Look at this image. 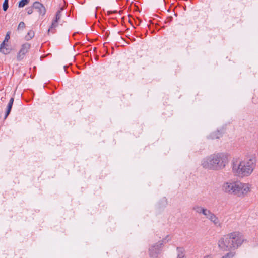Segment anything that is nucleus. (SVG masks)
Instances as JSON below:
<instances>
[{
    "instance_id": "24",
    "label": "nucleus",
    "mask_w": 258,
    "mask_h": 258,
    "mask_svg": "<svg viewBox=\"0 0 258 258\" xmlns=\"http://www.w3.org/2000/svg\"><path fill=\"white\" fill-rule=\"evenodd\" d=\"M33 7L32 8H29L27 9V13L28 14L30 15L31 14L33 11Z\"/></svg>"
},
{
    "instance_id": "27",
    "label": "nucleus",
    "mask_w": 258,
    "mask_h": 258,
    "mask_svg": "<svg viewBox=\"0 0 258 258\" xmlns=\"http://www.w3.org/2000/svg\"><path fill=\"white\" fill-rule=\"evenodd\" d=\"M204 258H211L210 255H206Z\"/></svg>"
},
{
    "instance_id": "4",
    "label": "nucleus",
    "mask_w": 258,
    "mask_h": 258,
    "mask_svg": "<svg viewBox=\"0 0 258 258\" xmlns=\"http://www.w3.org/2000/svg\"><path fill=\"white\" fill-rule=\"evenodd\" d=\"M251 185L249 183H245L238 181L235 196L237 197L243 198L251 192Z\"/></svg>"
},
{
    "instance_id": "10",
    "label": "nucleus",
    "mask_w": 258,
    "mask_h": 258,
    "mask_svg": "<svg viewBox=\"0 0 258 258\" xmlns=\"http://www.w3.org/2000/svg\"><path fill=\"white\" fill-rule=\"evenodd\" d=\"M216 226L221 227V223L218 218L213 213L211 214L208 219Z\"/></svg>"
},
{
    "instance_id": "16",
    "label": "nucleus",
    "mask_w": 258,
    "mask_h": 258,
    "mask_svg": "<svg viewBox=\"0 0 258 258\" xmlns=\"http://www.w3.org/2000/svg\"><path fill=\"white\" fill-rule=\"evenodd\" d=\"M12 105H13V104L9 102L8 106H7V111H6V114H5V119H6L8 117L9 114H10L11 109H12Z\"/></svg>"
},
{
    "instance_id": "25",
    "label": "nucleus",
    "mask_w": 258,
    "mask_h": 258,
    "mask_svg": "<svg viewBox=\"0 0 258 258\" xmlns=\"http://www.w3.org/2000/svg\"><path fill=\"white\" fill-rule=\"evenodd\" d=\"M7 46V45L6 44V42L3 41L1 44L0 48H4Z\"/></svg>"
},
{
    "instance_id": "1",
    "label": "nucleus",
    "mask_w": 258,
    "mask_h": 258,
    "mask_svg": "<svg viewBox=\"0 0 258 258\" xmlns=\"http://www.w3.org/2000/svg\"><path fill=\"white\" fill-rule=\"evenodd\" d=\"M256 158L255 154H247L243 160L232 161V172L239 177H247L251 174L255 168Z\"/></svg>"
},
{
    "instance_id": "5",
    "label": "nucleus",
    "mask_w": 258,
    "mask_h": 258,
    "mask_svg": "<svg viewBox=\"0 0 258 258\" xmlns=\"http://www.w3.org/2000/svg\"><path fill=\"white\" fill-rule=\"evenodd\" d=\"M238 181H228L223 183L221 186L222 191L227 194L235 196Z\"/></svg>"
},
{
    "instance_id": "21",
    "label": "nucleus",
    "mask_w": 258,
    "mask_h": 258,
    "mask_svg": "<svg viewBox=\"0 0 258 258\" xmlns=\"http://www.w3.org/2000/svg\"><path fill=\"white\" fill-rule=\"evenodd\" d=\"M0 52L3 54H7L10 53V50L7 47H5L4 48H0Z\"/></svg>"
},
{
    "instance_id": "22",
    "label": "nucleus",
    "mask_w": 258,
    "mask_h": 258,
    "mask_svg": "<svg viewBox=\"0 0 258 258\" xmlns=\"http://www.w3.org/2000/svg\"><path fill=\"white\" fill-rule=\"evenodd\" d=\"M25 24L24 22H21L18 25V30L23 29L25 28Z\"/></svg>"
},
{
    "instance_id": "7",
    "label": "nucleus",
    "mask_w": 258,
    "mask_h": 258,
    "mask_svg": "<svg viewBox=\"0 0 258 258\" xmlns=\"http://www.w3.org/2000/svg\"><path fill=\"white\" fill-rule=\"evenodd\" d=\"M30 47L31 45L28 43H26L22 45L17 55V59L18 61H21L24 58L25 55L28 52Z\"/></svg>"
},
{
    "instance_id": "17",
    "label": "nucleus",
    "mask_w": 258,
    "mask_h": 258,
    "mask_svg": "<svg viewBox=\"0 0 258 258\" xmlns=\"http://www.w3.org/2000/svg\"><path fill=\"white\" fill-rule=\"evenodd\" d=\"M34 36V32L32 30H30L28 32L25 38L27 40H29L32 39Z\"/></svg>"
},
{
    "instance_id": "11",
    "label": "nucleus",
    "mask_w": 258,
    "mask_h": 258,
    "mask_svg": "<svg viewBox=\"0 0 258 258\" xmlns=\"http://www.w3.org/2000/svg\"><path fill=\"white\" fill-rule=\"evenodd\" d=\"M216 226L221 227V223L218 218L213 213L211 214L208 219Z\"/></svg>"
},
{
    "instance_id": "9",
    "label": "nucleus",
    "mask_w": 258,
    "mask_h": 258,
    "mask_svg": "<svg viewBox=\"0 0 258 258\" xmlns=\"http://www.w3.org/2000/svg\"><path fill=\"white\" fill-rule=\"evenodd\" d=\"M33 8L37 10L40 16H44L46 13L45 7L39 2H35L33 4Z\"/></svg>"
},
{
    "instance_id": "3",
    "label": "nucleus",
    "mask_w": 258,
    "mask_h": 258,
    "mask_svg": "<svg viewBox=\"0 0 258 258\" xmlns=\"http://www.w3.org/2000/svg\"><path fill=\"white\" fill-rule=\"evenodd\" d=\"M244 241V238L240 232H233L222 237L218 241L219 247L222 250L235 249L240 246Z\"/></svg>"
},
{
    "instance_id": "14",
    "label": "nucleus",
    "mask_w": 258,
    "mask_h": 258,
    "mask_svg": "<svg viewBox=\"0 0 258 258\" xmlns=\"http://www.w3.org/2000/svg\"><path fill=\"white\" fill-rule=\"evenodd\" d=\"M205 209V208L198 205H196L193 207V210L198 214H202Z\"/></svg>"
},
{
    "instance_id": "2",
    "label": "nucleus",
    "mask_w": 258,
    "mask_h": 258,
    "mask_svg": "<svg viewBox=\"0 0 258 258\" xmlns=\"http://www.w3.org/2000/svg\"><path fill=\"white\" fill-rule=\"evenodd\" d=\"M228 163V156L223 153H218L204 158L202 161V165L205 169L220 170L224 168Z\"/></svg>"
},
{
    "instance_id": "18",
    "label": "nucleus",
    "mask_w": 258,
    "mask_h": 258,
    "mask_svg": "<svg viewBox=\"0 0 258 258\" xmlns=\"http://www.w3.org/2000/svg\"><path fill=\"white\" fill-rule=\"evenodd\" d=\"M235 254V252H230L223 256L221 258H234Z\"/></svg>"
},
{
    "instance_id": "8",
    "label": "nucleus",
    "mask_w": 258,
    "mask_h": 258,
    "mask_svg": "<svg viewBox=\"0 0 258 258\" xmlns=\"http://www.w3.org/2000/svg\"><path fill=\"white\" fill-rule=\"evenodd\" d=\"M63 10V8L61 7L59 10H58L55 14L54 19L52 20L51 25L48 30V33H49L50 31L55 28L58 26V22L61 17V12ZM53 33L54 32L52 31Z\"/></svg>"
},
{
    "instance_id": "23",
    "label": "nucleus",
    "mask_w": 258,
    "mask_h": 258,
    "mask_svg": "<svg viewBox=\"0 0 258 258\" xmlns=\"http://www.w3.org/2000/svg\"><path fill=\"white\" fill-rule=\"evenodd\" d=\"M9 39H10V32H7V33L5 36L4 41L7 42Z\"/></svg>"
},
{
    "instance_id": "26",
    "label": "nucleus",
    "mask_w": 258,
    "mask_h": 258,
    "mask_svg": "<svg viewBox=\"0 0 258 258\" xmlns=\"http://www.w3.org/2000/svg\"><path fill=\"white\" fill-rule=\"evenodd\" d=\"M13 102H14V98H11L9 101V103H11L12 104H13Z\"/></svg>"
},
{
    "instance_id": "13",
    "label": "nucleus",
    "mask_w": 258,
    "mask_h": 258,
    "mask_svg": "<svg viewBox=\"0 0 258 258\" xmlns=\"http://www.w3.org/2000/svg\"><path fill=\"white\" fill-rule=\"evenodd\" d=\"M210 136L212 139H219L222 136V134L220 131H217L212 133Z\"/></svg>"
},
{
    "instance_id": "12",
    "label": "nucleus",
    "mask_w": 258,
    "mask_h": 258,
    "mask_svg": "<svg viewBox=\"0 0 258 258\" xmlns=\"http://www.w3.org/2000/svg\"><path fill=\"white\" fill-rule=\"evenodd\" d=\"M177 257L184 258L185 255V249L183 247H177Z\"/></svg>"
},
{
    "instance_id": "20",
    "label": "nucleus",
    "mask_w": 258,
    "mask_h": 258,
    "mask_svg": "<svg viewBox=\"0 0 258 258\" xmlns=\"http://www.w3.org/2000/svg\"><path fill=\"white\" fill-rule=\"evenodd\" d=\"M9 0H5L3 4V10L6 11L9 8Z\"/></svg>"
},
{
    "instance_id": "19",
    "label": "nucleus",
    "mask_w": 258,
    "mask_h": 258,
    "mask_svg": "<svg viewBox=\"0 0 258 258\" xmlns=\"http://www.w3.org/2000/svg\"><path fill=\"white\" fill-rule=\"evenodd\" d=\"M29 0H21L19 3V7L22 8L29 3Z\"/></svg>"
},
{
    "instance_id": "15",
    "label": "nucleus",
    "mask_w": 258,
    "mask_h": 258,
    "mask_svg": "<svg viewBox=\"0 0 258 258\" xmlns=\"http://www.w3.org/2000/svg\"><path fill=\"white\" fill-rule=\"evenodd\" d=\"M212 212L207 208H205L202 214L204 215L207 219H209Z\"/></svg>"
},
{
    "instance_id": "6",
    "label": "nucleus",
    "mask_w": 258,
    "mask_h": 258,
    "mask_svg": "<svg viewBox=\"0 0 258 258\" xmlns=\"http://www.w3.org/2000/svg\"><path fill=\"white\" fill-rule=\"evenodd\" d=\"M169 237V236H167L166 239L159 241L155 245L152 246L149 249V254L152 258H157L158 255L160 254L162 251V248L164 244V241Z\"/></svg>"
}]
</instances>
